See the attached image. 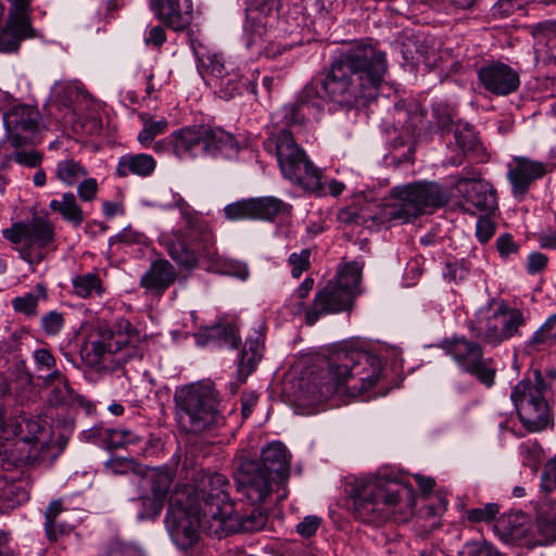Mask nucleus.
Segmentation results:
<instances>
[{
  "instance_id": "obj_1",
  "label": "nucleus",
  "mask_w": 556,
  "mask_h": 556,
  "mask_svg": "<svg viewBox=\"0 0 556 556\" xmlns=\"http://www.w3.org/2000/svg\"><path fill=\"white\" fill-rule=\"evenodd\" d=\"M389 70L387 53L366 38L338 49L329 66L314 76L293 103L283 105L276 117L285 126H302L318 119L326 104L350 110L375 100Z\"/></svg>"
},
{
  "instance_id": "obj_2",
  "label": "nucleus",
  "mask_w": 556,
  "mask_h": 556,
  "mask_svg": "<svg viewBox=\"0 0 556 556\" xmlns=\"http://www.w3.org/2000/svg\"><path fill=\"white\" fill-rule=\"evenodd\" d=\"M381 375L382 362L377 355L345 345L330 355L327 370L313 378L307 392L315 402L334 394L357 397L370 391Z\"/></svg>"
},
{
  "instance_id": "obj_3",
  "label": "nucleus",
  "mask_w": 556,
  "mask_h": 556,
  "mask_svg": "<svg viewBox=\"0 0 556 556\" xmlns=\"http://www.w3.org/2000/svg\"><path fill=\"white\" fill-rule=\"evenodd\" d=\"M290 473V459L285 444L275 441L263 447L261 462L244 460L238 472V484L241 492L252 502L262 503L273 494L277 501L287 495V482Z\"/></svg>"
},
{
  "instance_id": "obj_4",
  "label": "nucleus",
  "mask_w": 556,
  "mask_h": 556,
  "mask_svg": "<svg viewBox=\"0 0 556 556\" xmlns=\"http://www.w3.org/2000/svg\"><path fill=\"white\" fill-rule=\"evenodd\" d=\"M141 334L125 318L116 320L112 329L98 334L80 349L84 364L98 374L112 372L124 363L141 357Z\"/></svg>"
},
{
  "instance_id": "obj_5",
  "label": "nucleus",
  "mask_w": 556,
  "mask_h": 556,
  "mask_svg": "<svg viewBox=\"0 0 556 556\" xmlns=\"http://www.w3.org/2000/svg\"><path fill=\"white\" fill-rule=\"evenodd\" d=\"M168 207L178 208L181 219V226L173 230L176 241L167 245L169 256L185 268H193L200 257L213 258L215 236L203 215L180 195H175Z\"/></svg>"
},
{
  "instance_id": "obj_6",
  "label": "nucleus",
  "mask_w": 556,
  "mask_h": 556,
  "mask_svg": "<svg viewBox=\"0 0 556 556\" xmlns=\"http://www.w3.org/2000/svg\"><path fill=\"white\" fill-rule=\"evenodd\" d=\"M410 494L406 485L382 475L358 479L351 490L353 516L362 522L379 526L400 510L403 496Z\"/></svg>"
},
{
  "instance_id": "obj_7",
  "label": "nucleus",
  "mask_w": 556,
  "mask_h": 556,
  "mask_svg": "<svg viewBox=\"0 0 556 556\" xmlns=\"http://www.w3.org/2000/svg\"><path fill=\"white\" fill-rule=\"evenodd\" d=\"M174 400L179 421L190 432L218 429L226 424L225 407L212 384L185 386L176 390Z\"/></svg>"
},
{
  "instance_id": "obj_8",
  "label": "nucleus",
  "mask_w": 556,
  "mask_h": 556,
  "mask_svg": "<svg viewBox=\"0 0 556 556\" xmlns=\"http://www.w3.org/2000/svg\"><path fill=\"white\" fill-rule=\"evenodd\" d=\"M448 192L437 182H416L396 186L390 200L383 205L381 218L405 224L417 216L448 203Z\"/></svg>"
},
{
  "instance_id": "obj_9",
  "label": "nucleus",
  "mask_w": 556,
  "mask_h": 556,
  "mask_svg": "<svg viewBox=\"0 0 556 556\" xmlns=\"http://www.w3.org/2000/svg\"><path fill=\"white\" fill-rule=\"evenodd\" d=\"M269 152H275L279 168L286 179L304 190L324 193L323 173L308 159L305 151L295 142L288 129H281L277 135L264 142Z\"/></svg>"
},
{
  "instance_id": "obj_10",
  "label": "nucleus",
  "mask_w": 556,
  "mask_h": 556,
  "mask_svg": "<svg viewBox=\"0 0 556 556\" xmlns=\"http://www.w3.org/2000/svg\"><path fill=\"white\" fill-rule=\"evenodd\" d=\"M529 313L506 301L492 302L479 308L470 321V330L484 344L497 346L513 337H520Z\"/></svg>"
},
{
  "instance_id": "obj_11",
  "label": "nucleus",
  "mask_w": 556,
  "mask_h": 556,
  "mask_svg": "<svg viewBox=\"0 0 556 556\" xmlns=\"http://www.w3.org/2000/svg\"><path fill=\"white\" fill-rule=\"evenodd\" d=\"M2 237L14 245L20 257L30 266L40 264L49 250H54V225L47 217L34 216L27 222L4 228Z\"/></svg>"
},
{
  "instance_id": "obj_12",
  "label": "nucleus",
  "mask_w": 556,
  "mask_h": 556,
  "mask_svg": "<svg viewBox=\"0 0 556 556\" xmlns=\"http://www.w3.org/2000/svg\"><path fill=\"white\" fill-rule=\"evenodd\" d=\"M361 280V267L357 263L345 265L340 275L319 289L312 306L305 313L308 326L316 324L327 314H337L350 309L353 303V291Z\"/></svg>"
},
{
  "instance_id": "obj_13",
  "label": "nucleus",
  "mask_w": 556,
  "mask_h": 556,
  "mask_svg": "<svg viewBox=\"0 0 556 556\" xmlns=\"http://www.w3.org/2000/svg\"><path fill=\"white\" fill-rule=\"evenodd\" d=\"M546 384L540 370L520 380L513 389L510 399L520 421L530 431H541L549 421V409L546 401Z\"/></svg>"
},
{
  "instance_id": "obj_14",
  "label": "nucleus",
  "mask_w": 556,
  "mask_h": 556,
  "mask_svg": "<svg viewBox=\"0 0 556 556\" xmlns=\"http://www.w3.org/2000/svg\"><path fill=\"white\" fill-rule=\"evenodd\" d=\"M229 482L222 473H204L190 496V504L199 508L204 518H212L213 522L223 523L233 514V504L228 493Z\"/></svg>"
},
{
  "instance_id": "obj_15",
  "label": "nucleus",
  "mask_w": 556,
  "mask_h": 556,
  "mask_svg": "<svg viewBox=\"0 0 556 556\" xmlns=\"http://www.w3.org/2000/svg\"><path fill=\"white\" fill-rule=\"evenodd\" d=\"M442 349L463 371L475 376L488 388L494 384L495 369L491 366V359L483 357V350L479 343L465 337H453L442 343Z\"/></svg>"
},
{
  "instance_id": "obj_16",
  "label": "nucleus",
  "mask_w": 556,
  "mask_h": 556,
  "mask_svg": "<svg viewBox=\"0 0 556 556\" xmlns=\"http://www.w3.org/2000/svg\"><path fill=\"white\" fill-rule=\"evenodd\" d=\"M40 427L38 422L23 416L12 417L1 421V431L7 440L13 439V448L5 453L12 457L15 467L28 465L38 458L40 442L37 433Z\"/></svg>"
},
{
  "instance_id": "obj_17",
  "label": "nucleus",
  "mask_w": 556,
  "mask_h": 556,
  "mask_svg": "<svg viewBox=\"0 0 556 556\" xmlns=\"http://www.w3.org/2000/svg\"><path fill=\"white\" fill-rule=\"evenodd\" d=\"M211 521H213L212 518H204L199 513V508H195L192 504L186 507L178 500L170 503L165 526L174 544L186 551L198 542L199 527Z\"/></svg>"
},
{
  "instance_id": "obj_18",
  "label": "nucleus",
  "mask_w": 556,
  "mask_h": 556,
  "mask_svg": "<svg viewBox=\"0 0 556 556\" xmlns=\"http://www.w3.org/2000/svg\"><path fill=\"white\" fill-rule=\"evenodd\" d=\"M41 115L37 108L18 104L3 114V124L15 148L24 144H36L40 141Z\"/></svg>"
},
{
  "instance_id": "obj_19",
  "label": "nucleus",
  "mask_w": 556,
  "mask_h": 556,
  "mask_svg": "<svg viewBox=\"0 0 556 556\" xmlns=\"http://www.w3.org/2000/svg\"><path fill=\"white\" fill-rule=\"evenodd\" d=\"M454 188L460 195V207L472 215H491L497 208V197L494 187L483 180L458 176Z\"/></svg>"
},
{
  "instance_id": "obj_20",
  "label": "nucleus",
  "mask_w": 556,
  "mask_h": 556,
  "mask_svg": "<svg viewBox=\"0 0 556 556\" xmlns=\"http://www.w3.org/2000/svg\"><path fill=\"white\" fill-rule=\"evenodd\" d=\"M292 205L276 197L251 198L230 203L224 207L229 220L265 219L271 220L278 215H290Z\"/></svg>"
},
{
  "instance_id": "obj_21",
  "label": "nucleus",
  "mask_w": 556,
  "mask_h": 556,
  "mask_svg": "<svg viewBox=\"0 0 556 556\" xmlns=\"http://www.w3.org/2000/svg\"><path fill=\"white\" fill-rule=\"evenodd\" d=\"M281 0H245L244 30L249 34L248 47H262L263 37L270 27L273 13L278 11Z\"/></svg>"
},
{
  "instance_id": "obj_22",
  "label": "nucleus",
  "mask_w": 556,
  "mask_h": 556,
  "mask_svg": "<svg viewBox=\"0 0 556 556\" xmlns=\"http://www.w3.org/2000/svg\"><path fill=\"white\" fill-rule=\"evenodd\" d=\"M481 86L494 96H508L517 91L520 77L516 70L503 62H492L478 71Z\"/></svg>"
},
{
  "instance_id": "obj_23",
  "label": "nucleus",
  "mask_w": 556,
  "mask_h": 556,
  "mask_svg": "<svg viewBox=\"0 0 556 556\" xmlns=\"http://www.w3.org/2000/svg\"><path fill=\"white\" fill-rule=\"evenodd\" d=\"M150 7L155 16L174 31L187 29L193 20L191 0H151Z\"/></svg>"
},
{
  "instance_id": "obj_24",
  "label": "nucleus",
  "mask_w": 556,
  "mask_h": 556,
  "mask_svg": "<svg viewBox=\"0 0 556 556\" xmlns=\"http://www.w3.org/2000/svg\"><path fill=\"white\" fill-rule=\"evenodd\" d=\"M547 173L546 165L526 156H515L509 164L507 178L511 185L515 197H523L531 185Z\"/></svg>"
},
{
  "instance_id": "obj_25",
  "label": "nucleus",
  "mask_w": 556,
  "mask_h": 556,
  "mask_svg": "<svg viewBox=\"0 0 556 556\" xmlns=\"http://www.w3.org/2000/svg\"><path fill=\"white\" fill-rule=\"evenodd\" d=\"M45 388L49 390L47 402L50 406L67 407H87L89 410L91 404L80 394L76 393L70 384L67 378L58 369L47 375L42 379Z\"/></svg>"
},
{
  "instance_id": "obj_26",
  "label": "nucleus",
  "mask_w": 556,
  "mask_h": 556,
  "mask_svg": "<svg viewBox=\"0 0 556 556\" xmlns=\"http://www.w3.org/2000/svg\"><path fill=\"white\" fill-rule=\"evenodd\" d=\"M531 527V520L521 511L504 514L494 523V530L503 541L527 546Z\"/></svg>"
},
{
  "instance_id": "obj_27",
  "label": "nucleus",
  "mask_w": 556,
  "mask_h": 556,
  "mask_svg": "<svg viewBox=\"0 0 556 556\" xmlns=\"http://www.w3.org/2000/svg\"><path fill=\"white\" fill-rule=\"evenodd\" d=\"M536 522L532 523L528 547L547 545L556 541V513L545 500L534 503Z\"/></svg>"
},
{
  "instance_id": "obj_28",
  "label": "nucleus",
  "mask_w": 556,
  "mask_h": 556,
  "mask_svg": "<svg viewBox=\"0 0 556 556\" xmlns=\"http://www.w3.org/2000/svg\"><path fill=\"white\" fill-rule=\"evenodd\" d=\"M175 267L166 260L152 262L147 271L140 278V287L147 293L161 296L176 281Z\"/></svg>"
},
{
  "instance_id": "obj_29",
  "label": "nucleus",
  "mask_w": 556,
  "mask_h": 556,
  "mask_svg": "<svg viewBox=\"0 0 556 556\" xmlns=\"http://www.w3.org/2000/svg\"><path fill=\"white\" fill-rule=\"evenodd\" d=\"M146 479L150 483L152 501H149L150 510H146L141 517L160 516L174 481L173 471L168 468H152L148 471Z\"/></svg>"
},
{
  "instance_id": "obj_30",
  "label": "nucleus",
  "mask_w": 556,
  "mask_h": 556,
  "mask_svg": "<svg viewBox=\"0 0 556 556\" xmlns=\"http://www.w3.org/2000/svg\"><path fill=\"white\" fill-rule=\"evenodd\" d=\"M240 144L228 131L219 127L204 128L203 151L213 157L232 159L238 155Z\"/></svg>"
},
{
  "instance_id": "obj_31",
  "label": "nucleus",
  "mask_w": 556,
  "mask_h": 556,
  "mask_svg": "<svg viewBox=\"0 0 556 556\" xmlns=\"http://www.w3.org/2000/svg\"><path fill=\"white\" fill-rule=\"evenodd\" d=\"M264 334L255 330L253 336L247 338L243 350L238 363V380L244 382L247 378L255 370L257 364L263 358Z\"/></svg>"
},
{
  "instance_id": "obj_32",
  "label": "nucleus",
  "mask_w": 556,
  "mask_h": 556,
  "mask_svg": "<svg viewBox=\"0 0 556 556\" xmlns=\"http://www.w3.org/2000/svg\"><path fill=\"white\" fill-rule=\"evenodd\" d=\"M204 128H182L167 137L173 152L180 159L195 156L199 150L203 151Z\"/></svg>"
},
{
  "instance_id": "obj_33",
  "label": "nucleus",
  "mask_w": 556,
  "mask_h": 556,
  "mask_svg": "<svg viewBox=\"0 0 556 556\" xmlns=\"http://www.w3.org/2000/svg\"><path fill=\"white\" fill-rule=\"evenodd\" d=\"M198 345H217L230 346L236 349L240 338L237 336V329L232 324H216L213 326L204 327L195 334Z\"/></svg>"
},
{
  "instance_id": "obj_34",
  "label": "nucleus",
  "mask_w": 556,
  "mask_h": 556,
  "mask_svg": "<svg viewBox=\"0 0 556 556\" xmlns=\"http://www.w3.org/2000/svg\"><path fill=\"white\" fill-rule=\"evenodd\" d=\"M215 87L218 89L220 98L229 100L244 91L249 93H256L255 84L247 77L239 67L235 65L222 76L217 81H214Z\"/></svg>"
},
{
  "instance_id": "obj_35",
  "label": "nucleus",
  "mask_w": 556,
  "mask_h": 556,
  "mask_svg": "<svg viewBox=\"0 0 556 556\" xmlns=\"http://www.w3.org/2000/svg\"><path fill=\"white\" fill-rule=\"evenodd\" d=\"M156 167L154 157L150 154H124L118 159L115 172L119 177L136 175L140 177L150 176Z\"/></svg>"
},
{
  "instance_id": "obj_36",
  "label": "nucleus",
  "mask_w": 556,
  "mask_h": 556,
  "mask_svg": "<svg viewBox=\"0 0 556 556\" xmlns=\"http://www.w3.org/2000/svg\"><path fill=\"white\" fill-rule=\"evenodd\" d=\"M267 523V514L257 507H254L249 514L240 515L233 510L232 517L227 518L222 525L217 523L216 532L225 528L233 529L240 532L261 531Z\"/></svg>"
},
{
  "instance_id": "obj_37",
  "label": "nucleus",
  "mask_w": 556,
  "mask_h": 556,
  "mask_svg": "<svg viewBox=\"0 0 556 556\" xmlns=\"http://www.w3.org/2000/svg\"><path fill=\"white\" fill-rule=\"evenodd\" d=\"M556 344V313L551 315L541 327L525 342V352L532 354L546 351Z\"/></svg>"
},
{
  "instance_id": "obj_38",
  "label": "nucleus",
  "mask_w": 556,
  "mask_h": 556,
  "mask_svg": "<svg viewBox=\"0 0 556 556\" xmlns=\"http://www.w3.org/2000/svg\"><path fill=\"white\" fill-rule=\"evenodd\" d=\"M49 207L51 211L59 213L65 222L74 227H79L85 220L84 212L73 192H65L61 199L51 200Z\"/></svg>"
},
{
  "instance_id": "obj_39",
  "label": "nucleus",
  "mask_w": 556,
  "mask_h": 556,
  "mask_svg": "<svg viewBox=\"0 0 556 556\" xmlns=\"http://www.w3.org/2000/svg\"><path fill=\"white\" fill-rule=\"evenodd\" d=\"M34 35L35 30L30 25H27V29L24 30L20 24L9 20L7 27L0 31V51L15 52L24 39L31 38Z\"/></svg>"
},
{
  "instance_id": "obj_40",
  "label": "nucleus",
  "mask_w": 556,
  "mask_h": 556,
  "mask_svg": "<svg viewBox=\"0 0 556 556\" xmlns=\"http://www.w3.org/2000/svg\"><path fill=\"white\" fill-rule=\"evenodd\" d=\"M88 175L86 167L74 159L59 161L55 167V177L65 186L77 185Z\"/></svg>"
},
{
  "instance_id": "obj_41",
  "label": "nucleus",
  "mask_w": 556,
  "mask_h": 556,
  "mask_svg": "<svg viewBox=\"0 0 556 556\" xmlns=\"http://www.w3.org/2000/svg\"><path fill=\"white\" fill-rule=\"evenodd\" d=\"M194 52L199 63L204 71L213 77L214 81H217L222 76L226 75L230 67L233 66L232 62L225 61L219 53H204L199 50H194Z\"/></svg>"
},
{
  "instance_id": "obj_42",
  "label": "nucleus",
  "mask_w": 556,
  "mask_h": 556,
  "mask_svg": "<svg viewBox=\"0 0 556 556\" xmlns=\"http://www.w3.org/2000/svg\"><path fill=\"white\" fill-rule=\"evenodd\" d=\"M63 503L62 501H53L51 502L45 511V531L50 541H56L59 536L70 533L73 529V526H60V529H55V519L60 517L63 513Z\"/></svg>"
},
{
  "instance_id": "obj_43",
  "label": "nucleus",
  "mask_w": 556,
  "mask_h": 556,
  "mask_svg": "<svg viewBox=\"0 0 556 556\" xmlns=\"http://www.w3.org/2000/svg\"><path fill=\"white\" fill-rule=\"evenodd\" d=\"M72 285L74 293L83 299L103 293L101 279L96 274L88 273L76 276L72 279Z\"/></svg>"
},
{
  "instance_id": "obj_44",
  "label": "nucleus",
  "mask_w": 556,
  "mask_h": 556,
  "mask_svg": "<svg viewBox=\"0 0 556 556\" xmlns=\"http://www.w3.org/2000/svg\"><path fill=\"white\" fill-rule=\"evenodd\" d=\"M28 493L16 483H8L0 489V511L8 513L27 502Z\"/></svg>"
},
{
  "instance_id": "obj_45",
  "label": "nucleus",
  "mask_w": 556,
  "mask_h": 556,
  "mask_svg": "<svg viewBox=\"0 0 556 556\" xmlns=\"http://www.w3.org/2000/svg\"><path fill=\"white\" fill-rule=\"evenodd\" d=\"M46 288L42 285H37L35 291L13 299L12 306L15 312L23 313L27 316H35L37 314L39 300L46 299Z\"/></svg>"
},
{
  "instance_id": "obj_46",
  "label": "nucleus",
  "mask_w": 556,
  "mask_h": 556,
  "mask_svg": "<svg viewBox=\"0 0 556 556\" xmlns=\"http://www.w3.org/2000/svg\"><path fill=\"white\" fill-rule=\"evenodd\" d=\"M454 137L457 147L463 153L475 152L479 148V139L473 127L468 123L458 122Z\"/></svg>"
},
{
  "instance_id": "obj_47",
  "label": "nucleus",
  "mask_w": 556,
  "mask_h": 556,
  "mask_svg": "<svg viewBox=\"0 0 556 556\" xmlns=\"http://www.w3.org/2000/svg\"><path fill=\"white\" fill-rule=\"evenodd\" d=\"M143 121V128L138 135V141L142 146L150 144L153 139L164 134L168 127V122L166 118H161L159 121H154L152 118H146L144 115L141 116Z\"/></svg>"
},
{
  "instance_id": "obj_48",
  "label": "nucleus",
  "mask_w": 556,
  "mask_h": 556,
  "mask_svg": "<svg viewBox=\"0 0 556 556\" xmlns=\"http://www.w3.org/2000/svg\"><path fill=\"white\" fill-rule=\"evenodd\" d=\"M470 274V267L465 260L446 262L442 271L448 283L459 285L466 281Z\"/></svg>"
},
{
  "instance_id": "obj_49",
  "label": "nucleus",
  "mask_w": 556,
  "mask_h": 556,
  "mask_svg": "<svg viewBox=\"0 0 556 556\" xmlns=\"http://www.w3.org/2000/svg\"><path fill=\"white\" fill-rule=\"evenodd\" d=\"M140 441L139 435L132 432L129 429L125 428H116L110 429L108 428L106 433V445L110 448H121L130 444H136Z\"/></svg>"
},
{
  "instance_id": "obj_50",
  "label": "nucleus",
  "mask_w": 556,
  "mask_h": 556,
  "mask_svg": "<svg viewBox=\"0 0 556 556\" xmlns=\"http://www.w3.org/2000/svg\"><path fill=\"white\" fill-rule=\"evenodd\" d=\"M10 2L9 20L20 24L26 30L29 23L30 3L33 0H8Z\"/></svg>"
},
{
  "instance_id": "obj_51",
  "label": "nucleus",
  "mask_w": 556,
  "mask_h": 556,
  "mask_svg": "<svg viewBox=\"0 0 556 556\" xmlns=\"http://www.w3.org/2000/svg\"><path fill=\"white\" fill-rule=\"evenodd\" d=\"M531 34L535 39V47L546 46L556 37V21H544L531 27Z\"/></svg>"
},
{
  "instance_id": "obj_52",
  "label": "nucleus",
  "mask_w": 556,
  "mask_h": 556,
  "mask_svg": "<svg viewBox=\"0 0 556 556\" xmlns=\"http://www.w3.org/2000/svg\"><path fill=\"white\" fill-rule=\"evenodd\" d=\"M311 255L309 249H303L301 252H293L289 255L288 263L291 267V275L293 278H300L301 275L308 270L311 267Z\"/></svg>"
},
{
  "instance_id": "obj_53",
  "label": "nucleus",
  "mask_w": 556,
  "mask_h": 556,
  "mask_svg": "<svg viewBox=\"0 0 556 556\" xmlns=\"http://www.w3.org/2000/svg\"><path fill=\"white\" fill-rule=\"evenodd\" d=\"M314 287V279L313 278H305L303 282L293 291L291 295V301H293L291 313L294 315H300L302 312H304L305 304L304 300L308 295V293L312 291Z\"/></svg>"
},
{
  "instance_id": "obj_54",
  "label": "nucleus",
  "mask_w": 556,
  "mask_h": 556,
  "mask_svg": "<svg viewBox=\"0 0 556 556\" xmlns=\"http://www.w3.org/2000/svg\"><path fill=\"white\" fill-rule=\"evenodd\" d=\"M498 505L495 503H488L482 507H476L466 511L467 519L470 522H490L494 520L498 514Z\"/></svg>"
},
{
  "instance_id": "obj_55",
  "label": "nucleus",
  "mask_w": 556,
  "mask_h": 556,
  "mask_svg": "<svg viewBox=\"0 0 556 556\" xmlns=\"http://www.w3.org/2000/svg\"><path fill=\"white\" fill-rule=\"evenodd\" d=\"M166 40V31L161 25L149 27L143 35L144 45L155 50H160Z\"/></svg>"
},
{
  "instance_id": "obj_56",
  "label": "nucleus",
  "mask_w": 556,
  "mask_h": 556,
  "mask_svg": "<svg viewBox=\"0 0 556 556\" xmlns=\"http://www.w3.org/2000/svg\"><path fill=\"white\" fill-rule=\"evenodd\" d=\"M99 190L98 181L96 178H83L77 184V193L81 201L91 202L97 198Z\"/></svg>"
},
{
  "instance_id": "obj_57",
  "label": "nucleus",
  "mask_w": 556,
  "mask_h": 556,
  "mask_svg": "<svg viewBox=\"0 0 556 556\" xmlns=\"http://www.w3.org/2000/svg\"><path fill=\"white\" fill-rule=\"evenodd\" d=\"M496 250L500 253L501 257L507 258L513 254H517L519 252V244L514 240L510 233L501 235L495 242Z\"/></svg>"
},
{
  "instance_id": "obj_58",
  "label": "nucleus",
  "mask_w": 556,
  "mask_h": 556,
  "mask_svg": "<svg viewBox=\"0 0 556 556\" xmlns=\"http://www.w3.org/2000/svg\"><path fill=\"white\" fill-rule=\"evenodd\" d=\"M458 556H501V554L490 544L469 543L459 552Z\"/></svg>"
},
{
  "instance_id": "obj_59",
  "label": "nucleus",
  "mask_w": 556,
  "mask_h": 556,
  "mask_svg": "<svg viewBox=\"0 0 556 556\" xmlns=\"http://www.w3.org/2000/svg\"><path fill=\"white\" fill-rule=\"evenodd\" d=\"M64 324V318L61 313L52 311L41 318V326L47 334L55 336L58 334Z\"/></svg>"
},
{
  "instance_id": "obj_60",
  "label": "nucleus",
  "mask_w": 556,
  "mask_h": 556,
  "mask_svg": "<svg viewBox=\"0 0 556 556\" xmlns=\"http://www.w3.org/2000/svg\"><path fill=\"white\" fill-rule=\"evenodd\" d=\"M495 225L489 215H480L476 225V236L481 243L488 242L494 235Z\"/></svg>"
},
{
  "instance_id": "obj_61",
  "label": "nucleus",
  "mask_w": 556,
  "mask_h": 556,
  "mask_svg": "<svg viewBox=\"0 0 556 556\" xmlns=\"http://www.w3.org/2000/svg\"><path fill=\"white\" fill-rule=\"evenodd\" d=\"M338 222L343 226L362 225L365 218L359 214L357 207H343L337 213Z\"/></svg>"
},
{
  "instance_id": "obj_62",
  "label": "nucleus",
  "mask_w": 556,
  "mask_h": 556,
  "mask_svg": "<svg viewBox=\"0 0 556 556\" xmlns=\"http://www.w3.org/2000/svg\"><path fill=\"white\" fill-rule=\"evenodd\" d=\"M541 488L545 491V493L551 492L553 488L556 489V456L549 459L544 467L541 479Z\"/></svg>"
},
{
  "instance_id": "obj_63",
  "label": "nucleus",
  "mask_w": 556,
  "mask_h": 556,
  "mask_svg": "<svg viewBox=\"0 0 556 556\" xmlns=\"http://www.w3.org/2000/svg\"><path fill=\"white\" fill-rule=\"evenodd\" d=\"M321 523V518L317 516H306L296 526L298 533L303 538H311L316 533Z\"/></svg>"
},
{
  "instance_id": "obj_64",
  "label": "nucleus",
  "mask_w": 556,
  "mask_h": 556,
  "mask_svg": "<svg viewBox=\"0 0 556 556\" xmlns=\"http://www.w3.org/2000/svg\"><path fill=\"white\" fill-rule=\"evenodd\" d=\"M108 428L93 426L80 432V440L88 443L99 444L106 442Z\"/></svg>"
}]
</instances>
